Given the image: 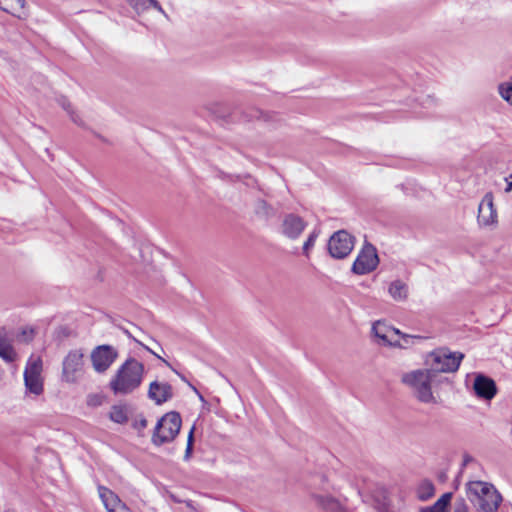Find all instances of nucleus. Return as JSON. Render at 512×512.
<instances>
[{"label":"nucleus","mask_w":512,"mask_h":512,"mask_svg":"<svg viewBox=\"0 0 512 512\" xmlns=\"http://www.w3.org/2000/svg\"><path fill=\"white\" fill-rule=\"evenodd\" d=\"M463 359L460 352L447 348L432 351L426 358L428 368L404 373L401 382L412 389L413 395L423 403H435L432 386L446 380L443 373L455 372Z\"/></svg>","instance_id":"f257e3e1"},{"label":"nucleus","mask_w":512,"mask_h":512,"mask_svg":"<svg viewBox=\"0 0 512 512\" xmlns=\"http://www.w3.org/2000/svg\"><path fill=\"white\" fill-rule=\"evenodd\" d=\"M144 375V364L134 357H128L111 377L108 387L116 396L130 395L140 388Z\"/></svg>","instance_id":"f03ea898"},{"label":"nucleus","mask_w":512,"mask_h":512,"mask_svg":"<svg viewBox=\"0 0 512 512\" xmlns=\"http://www.w3.org/2000/svg\"><path fill=\"white\" fill-rule=\"evenodd\" d=\"M182 420L181 416L176 411H171L162 416L155 428L152 435V442L156 446L163 445L171 442L179 433Z\"/></svg>","instance_id":"7ed1b4c3"},{"label":"nucleus","mask_w":512,"mask_h":512,"mask_svg":"<svg viewBox=\"0 0 512 512\" xmlns=\"http://www.w3.org/2000/svg\"><path fill=\"white\" fill-rule=\"evenodd\" d=\"M355 245V237L346 230L334 232L328 241L327 249L334 259H344L350 255Z\"/></svg>","instance_id":"20e7f679"},{"label":"nucleus","mask_w":512,"mask_h":512,"mask_svg":"<svg viewBox=\"0 0 512 512\" xmlns=\"http://www.w3.org/2000/svg\"><path fill=\"white\" fill-rule=\"evenodd\" d=\"M378 264L379 258L376 248L366 242L356 257L351 270L356 275H365L374 271Z\"/></svg>","instance_id":"39448f33"},{"label":"nucleus","mask_w":512,"mask_h":512,"mask_svg":"<svg viewBox=\"0 0 512 512\" xmlns=\"http://www.w3.org/2000/svg\"><path fill=\"white\" fill-rule=\"evenodd\" d=\"M118 356V350L112 345L103 344L96 346L90 355L93 369L100 374L106 372Z\"/></svg>","instance_id":"423d86ee"},{"label":"nucleus","mask_w":512,"mask_h":512,"mask_svg":"<svg viewBox=\"0 0 512 512\" xmlns=\"http://www.w3.org/2000/svg\"><path fill=\"white\" fill-rule=\"evenodd\" d=\"M84 353L81 349L71 350L62 363V378L68 383H75L80 377L84 361Z\"/></svg>","instance_id":"0eeeda50"},{"label":"nucleus","mask_w":512,"mask_h":512,"mask_svg":"<svg viewBox=\"0 0 512 512\" xmlns=\"http://www.w3.org/2000/svg\"><path fill=\"white\" fill-rule=\"evenodd\" d=\"M502 501L503 497L496 487L482 481V512H497Z\"/></svg>","instance_id":"6e6552de"},{"label":"nucleus","mask_w":512,"mask_h":512,"mask_svg":"<svg viewBox=\"0 0 512 512\" xmlns=\"http://www.w3.org/2000/svg\"><path fill=\"white\" fill-rule=\"evenodd\" d=\"M173 388L167 382L153 381L149 385L147 396L156 405H162L173 398Z\"/></svg>","instance_id":"1a4fd4ad"},{"label":"nucleus","mask_w":512,"mask_h":512,"mask_svg":"<svg viewBox=\"0 0 512 512\" xmlns=\"http://www.w3.org/2000/svg\"><path fill=\"white\" fill-rule=\"evenodd\" d=\"M306 227L305 221L293 213L285 215L281 228L282 233L289 239H297Z\"/></svg>","instance_id":"9d476101"},{"label":"nucleus","mask_w":512,"mask_h":512,"mask_svg":"<svg viewBox=\"0 0 512 512\" xmlns=\"http://www.w3.org/2000/svg\"><path fill=\"white\" fill-rule=\"evenodd\" d=\"M317 505L322 508L325 512H346L345 508L341 503L328 495H316L315 497Z\"/></svg>","instance_id":"9b49d317"},{"label":"nucleus","mask_w":512,"mask_h":512,"mask_svg":"<svg viewBox=\"0 0 512 512\" xmlns=\"http://www.w3.org/2000/svg\"><path fill=\"white\" fill-rule=\"evenodd\" d=\"M0 357L7 363H12L17 358L16 352L6 338L4 329H0Z\"/></svg>","instance_id":"f8f14e48"},{"label":"nucleus","mask_w":512,"mask_h":512,"mask_svg":"<svg viewBox=\"0 0 512 512\" xmlns=\"http://www.w3.org/2000/svg\"><path fill=\"white\" fill-rule=\"evenodd\" d=\"M498 388L496 382L486 375L482 374V399L488 402L490 405V401L497 395Z\"/></svg>","instance_id":"ddd939ff"},{"label":"nucleus","mask_w":512,"mask_h":512,"mask_svg":"<svg viewBox=\"0 0 512 512\" xmlns=\"http://www.w3.org/2000/svg\"><path fill=\"white\" fill-rule=\"evenodd\" d=\"M127 2L137 13L143 12L152 6L165 17H168L157 0H127Z\"/></svg>","instance_id":"4468645a"},{"label":"nucleus","mask_w":512,"mask_h":512,"mask_svg":"<svg viewBox=\"0 0 512 512\" xmlns=\"http://www.w3.org/2000/svg\"><path fill=\"white\" fill-rule=\"evenodd\" d=\"M24 6V0H0V9L14 16L20 17Z\"/></svg>","instance_id":"2eb2a0df"},{"label":"nucleus","mask_w":512,"mask_h":512,"mask_svg":"<svg viewBox=\"0 0 512 512\" xmlns=\"http://www.w3.org/2000/svg\"><path fill=\"white\" fill-rule=\"evenodd\" d=\"M255 214L264 220H268L276 214V210L263 199H257L254 204Z\"/></svg>","instance_id":"dca6fc26"},{"label":"nucleus","mask_w":512,"mask_h":512,"mask_svg":"<svg viewBox=\"0 0 512 512\" xmlns=\"http://www.w3.org/2000/svg\"><path fill=\"white\" fill-rule=\"evenodd\" d=\"M388 292L394 300L402 301L408 296V287L402 281L396 280L389 285Z\"/></svg>","instance_id":"f3484780"},{"label":"nucleus","mask_w":512,"mask_h":512,"mask_svg":"<svg viewBox=\"0 0 512 512\" xmlns=\"http://www.w3.org/2000/svg\"><path fill=\"white\" fill-rule=\"evenodd\" d=\"M128 406L126 405H114L109 413L110 419L119 424H124L128 421Z\"/></svg>","instance_id":"a211bd4d"},{"label":"nucleus","mask_w":512,"mask_h":512,"mask_svg":"<svg viewBox=\"0 0 512 512\" xmlns=\"http://www.w3.org/2000/svg\"><path fill=\"white\" fill-rule=\"evenodd\" d=\"M24 382L26 389L35 395H40L43 392V383L40 376L24 375Z\"/></svg>","instance_id":"6ab92c4d"},{"label":"nucleus","mask_w":512,"mask_h":512,"mask_svg":"<svg viewBox=\"0 0 512 512\" xmlns=\"http://www.w3.org/2000/svg\"><path fill=\"white\" fill-rule=\"evenodd\" d=\"M435 494V487L429 480H424L417 488V497L421 501H427Z\"/></svg>","instance_id":"aec40b11"},{"label":"nucleus","mask_w":512,"mask_h":512,"mask_svg":"<svg viewBox=\"0 0 512 512\" xmlns=\"http://www.w3.org/2000/svg\"><path fill=\"white\" fill-rule=\"evenodd\" d=\"M468 499L476 506L480 504V481H470L466 485Z\"/></svg>","instance_id":"412c9836"},{"label":"nucleus","mask_w":512,"mask_h":512,"mask_svg":"<svg viewBox=\"0 0 512 512\" xmlns=\"http://www.w3.org/2000/svg\"><path fill=\"white\" fill-rule=\"evenodd\" d=\"M98 491H99V495H100L107 510L112 508L111 505L113 503L120 502L118 496L114 492H112L110 489H108L104 486H99Z\"/></svg>","instance_id":"4be33fe9"},{"label":"nucleus","mask_w":512,"mask_h":512,"mask_svg":"<svg viewBox=\"0 0 512 512\" xmlns=\"http://www.w3.org/2000/svg\"><path fill=\"white\" fill-rule=\"evenodd\" d=\"M318 236H319V231L318 230H313L309 234L307 240L304 242V244H303V254L306 257H309V251L315 245V242H316Z\"/></svg>","instance_id":"5701e85b"},{"label":"nucleus","mask_w":512,"mask_h":512,"mask_svg":"<svg viewBox=\"0 0 512 512\" xmlns=\"http://www.w3.org/2000/svg\"><path fill=\"white\" fill-rule=\"evenodd\" d=\"M41 370H42V363L38 359V360H35V361H33V362L28 364V366L26 367V369L24 371V375L40 376L41 375Z\"/></svg>","instance_id":"b1692460"},{"label":"nucleus","mask_w":512,"mask_h":512,"mask_svg":"<svg viewBox=\"0 0 512 512\" xmlns=\"http://www.w3.org/2000/svg\"><path fill=\"white\" fill-rule=\"evenodd\" d=\"M451 499H452V493L451 492H447V493H444L433 505H434V508H438V509H441L445 512H447V509L450 505V502H451Z\"/></svg>","instance_id":"393cba45"},{"label":"nucleus","mask_w":512,"mask_h":512,"mask_svg":"<svg viewBox=\"0 0 512 512\" xmlns=\"http://www.w3.org/2000/svg\"><path fill=\"white\" fill-rule=\"evenodd\" d=\"M372 330L374 331L376 337L382 339L383 341L389 343L390 345L404 347V345L402 343H400V342H394L393 343L391 341H388L387 335L382 333V332H380V330H379V322L377 324L373 325Z\"/></svg>","instance_id":"a878e982"},{"label":"nucleus","mask_w":512,"mask_h":512,"mask_svg":"<svg viewBox=\"0 0 512 512\" xmlns=\"http://www.w3.org/2000/svg\"><path fill=\"white\" fill-rule=\"evenodd\" d=\"M473 391H474V394L478 398H480V373H474Z\"/></svg>","instance_id":"bb28decb"},{"label":"nucleus","mask_w":512,"mask_h":512,"mask_svg":"<svg viewBox=\"0 0 512 512\" xmlns=\"http://www.w3.org/2000/svg\"><path fill=\"white\" fill-rule=\"evenodd\" d=\"M453 512H469V508L465 501L462 499L460 501H457L454 506Z\"/></svg>","instance_id":"cd10ccee"},{"label":"nucleus","mask_w":512,"mask_h":512,"mask_svg":"<svg viewBox=\"0 0 512 512\" xmlns=\"http://www.w3.org/2000/svg\"><path fill=\"white\" fill-rule=\"evenodd\" d=\"M133 427L138 431H141L147 427V420L143 416H141L139 420L136 419L134 421Z\"/></svg>","instance_id":"c85d7f7f"},{"label":"nucleus","mask_w":512,"mask_h":512,"mask_svg":"<svg viewBox=\"0 0 512 512\" xmlns=\"http://www.w3.org/2000/svg\"><path fill=\"white\" fill-rule=\"evenodd\" d=\"M484 202L487 203V206L490 211H492V209H495L494 204H493V195L491 192H488L484 195V197L482 199V203H484Z\"/></svg>","instance_id":"c756f323"},{"label":"nucleus","mask_w":512,"mask_h":512,"mask_svg":"<svg viewBox=\"0 0 512 512\" xmlns=\"http://www.w3.org/2000/svg\"><path fill=\"white\" fill-rule=\"evenodd\" d=\"M486 225H492L497 223V211L496 209H492L490 211V216L484 222Z\"/></svg>","instance_id":"7c9ffc66"},{"label":"nucleus","mask_w":512,"mask_h":512,"mask_svg":"<svg viewBox=\"0 0 512 512\" xmlns=\"http://www.w3.org/2000/svg\"><path fill=\"white\" fill-rule=\"evenodd\" d=\"M393 333L396 334V335H400L404 341V343H402L404 346L407 345L410 341V339L412 338V336L408 335V334H403L400 332L399 329H396V328H393L392 329Z\"/></svg>","instance_id":"2f4dec72"},{"label":"nucleus","mask_w":512,"mask_h":512,"mask_svg":"<svg viewBox=\"0 0 512 512\" xmlns=\"http://www.w3.org/2000/svg\"><path fill=\"white\" fill-rule=\"evenodd\" d=\"M136 342L141 345L144 349H146L148 352H150L151 354H153L155 357H157L158 359H160L162 362H164L167 366H170V364L168 363V361H166L164 358H162L161 356H159L157 353H155L152 349H150L148 346L144 345L143 343L139 342L136 340Z\"/></svg>","instance_id":"473e14b6"},{"label":"nucleus","mask_w":512,"mask_h":512,"mask_svg":"<svg viewBox=\"0 0 512 512\" xmlns=\"http://www.w3.org/2000/svg\"><path fill=\"white\" fill-rule=\"evenodd\" d=\"M71 120L77 124L78 126L84 127V122L81 120L78 114H76L74 111H71L69 113Z\"/></svg>","instance_id":"72a5a7b5"},{"label":"nucleus","mask_w":512,"mask_h":512,"mask_svg":"<svg viewBox=\"0 0 512 512\" xmlns=\"http://www.w3.org/2000/svg\"><path fill=\"white\" fill-rule=\"evenodd\" d=\"M59 103H60V105L63 107V109H65V110L68 112V114H69L71 111H73V110L71 109V104H70V102H69L65 97H62V98L59 100Z\"/></svg>","instance_id":"f704fd0d"},{"label":"nucleus","mask_w":512,"mask_h":512,"mask_svg":"<svg viewBox=\"0 0 512 512\" xmlns=\"http://www.w3.org/2000/svg\"><path fill=\"white\" fill-rule=\"evenodd\" d=\"M194 429L195 428L192 427L190 432H189L186 448H193V443H194L193 433H194Z\"/></svg>","instance_id":"c9c22d12"},{"label":"nucleus","mask_w":512,"mask_h":512,"mask_svg":"<svg viewBox=\"0 0 512 512\" xmlns=\"http://www.w3.org/2000/svg\"><path fill=\"white\" fill-rule=\"evenodd\" d=\"M507 186L505 188V192H511L512 191V174H510L506 178Z\"/></svg>","instance_id":"e433bc0d"},{"label":"nucleus","mask_w":512,"mask_h":512,"mask_svg":"<svg viewBox=\"0 0 512 512\" xmlns=\"http://www.w3.org/2000/svg\"><path fill=\"white\" fill-rule=\"evenodd\" d=\"M471 461H473V459L469 455L465 454L462 461V467L467 466Z\"/></svg>","instance_id":"4c0bfd02"},{"label":"nucleus","mask_w":512,"mask_h":512,"mask_svg":"<svg viewBox=\"0 0 512 512\" xmlns=\"http://www.w3.org/2000/svg\"><path fill=\"white\" fill-rule=\"evenodd\" d=\"M194 450H185V454H184V460L185 461H188L192 455Z\"/></svg>","instance_id":"58836bf2"},{"label":"nucleus","mask_w":512,"mask_h":512,"mask_svg":"<svg viewBox=\"0 0 512 512\" xmlns=\"http://www.w3.org/2000/svg\"><path fill=\"white\" fill-rule=\"evenodd\" d=\"M434 103H435V99H434V98H432V97H430V96H428V97H427V99H426V104H427V106H426V107H430V106H432Z\"/></svg>","instance_id":"ea45409f"},{"label":"nucleus","mask_w":512,"mask_h":512,"mask_svg":"<svg viewBox=\"0 0 512 512\" xmlns=\"http://www.w3.org/2000/svg\"><path fill=\"white\" fill-rule=\"evenodd\" d=\"M261 114H262V112H260V111H256V112H255V115H252V116L250 117V119L260 118Z\"/></svg>","instance_id":"a19ab883"},{"label":"nucleus","mask_w":512,"mask_h":512,"mask_svg":"<svg viewBox=\"0 0 512 512\" xmlns=\"http://www.w3.org/2000/svg\"><path fill=\"white\" fill-rule=\"evenodd\" d=\"M95 136L98 137L101 141L105 142V143H108L107 139L99 134H96L95 133Z\"/></svg>","instance_id":"79ce46f5"},{"label":"nucleus","mask_w":512,"mask_h":512,"mask_svg":"<svg viewBox=\"0 0 512 512\" xmlns=\"http://www.w3.org/2000/svg\"><path fill=\"white\" fill-rule=\"evenodd\" d=\"M480 212H481V209H480V204H479L478 208H477V219H480Z\"/></svg>","instance_id":"37998d69"},{"label":"nucleus","mask_w":512,"mask_h":512,"mask_svg":"<svg viewBox=\"0 0 512 512\" xmlns=\"http://www.w3.org/2000/svg\"><path fill=\"white\" fill-rule=\"evenodd\" d=\"M4 512H17V511L14 509L8 508V509H5Z\"/></svg>","instance_id":"c03bdc74"},{"label":"nucleus","mask_w":512,"mask_h":512,"mask_svg":"<svg viewBox=\"0 0 512 512\" xmlns=\"http://www.w3.org/2000/svg\"><path fill=\"white\" fill-rule=\"evenodd\" d=\"M124 332H125V334H126L128 337L132 338V336H131V334L129 333V331H128V330H125Z\"/></svg>","instance_id":"a18cd8bd"},{"label":"nucleus","mask_w":512,"mask_h":512,"mask_svg":"<svg viewBox=\"0 0 512 512\" xmlns=\"http://www.w3.org/2000/svg\"><path fill=\"white\" fill-rule=\"evenodd\" d=\"M32 335H33V330H30V332H29V339L32 338Z\"/></svg>","instance_id":"49530a36"},{"label":"nucleus","mask_w":512,"mask_h":512,"mask_svg":"<svg viewBox=\"0 0 512 512\" xmlns=\"http://www.w3.org/2000/svg\"><path fill=\"white\" fill-rule=\"evenodd\" d=\"M108 512H115L113 508L108 509Z\"/></svg>","instance_id":"de8ad7c7"}]
</instances>
